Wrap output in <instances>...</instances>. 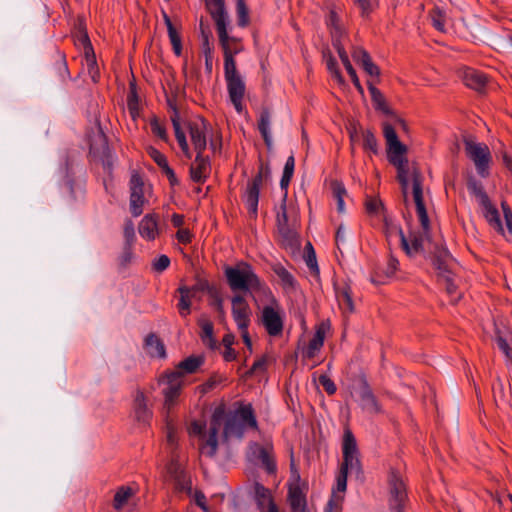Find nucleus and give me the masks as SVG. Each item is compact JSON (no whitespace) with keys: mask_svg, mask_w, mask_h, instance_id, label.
Listing matches in <instances>:
<instances>
[{"mask_svg":"<svg viewBox=\"0 0 512 512\" xmlns=\"http://www.w3.org/2000/svg\"><path fill=\"white\" fill-rule=\"evenodd\" d=\"M413 198L416 205V213L420 222L421 231H411L408 236L402 237L401 247L408 256L420 253H428L431 260L435 257V246L444 248L434 243L430 235V220L423 200L421 176L417 169L413 172Z\"/></svg>","mask_w":512,"mask_h":512,"instance_id":"nucleus-1","label":"nucleus"},{"mask_svg":"<svg viewBox=\"0 0 512 512\" xmlns=\"http://www.w3.org/2000/svg\"><path fill=\"white\" fill-rule=\"evenodd\" d=\"M223 437L242 439L246 428L258 430V423L251 404H240L239 407L227 414L224 413Z\"/></svg>","mask_w":512,"mask_h":512,"instance_id":"nucleus-2","label":"nucleus"},{"mask_svg":"<svg viewBox=\"0 0 512 512\" xmlns=\"http://www.w3.org/2000/svg\"><path fill=\"white\" fill-rule=\"evenodd\" d=\"M224 275L230 289L234 292L252 293L261 290L262 282L247 262L240 261L234 266H225Z\"/></svg>","mask_w":512,"mask_h":512,"instance_id":"nucleus-3","label":"nucleus"},{"mask_svg":"<svg viewBox=\"0 0 512 512\" xmlns=\"http://www.w3.org/2000/svg\"><path fill=\"white\" fill-rule=\"evenodd\" d=\"M452 257L446 248L435 246V257L433 266L437 271L438 281L445 286L446 292L451 296V302L456 304L461 294L457 293V285L454 281V273L452 272Z\"/></svg>","mask_w":512,"mask_h":512,"instance_id":"nucleus-4","label":"nucleus"},{"mask_svg":"<svg viewBox=\"0 0 512 512\" xmlns=\"http://www.w3.org/2000/svg\"><path fill=\"white\" fill-rule=\"evenodd\" d=\"M467 189L476 198L479 206L482 209L483 216L489 225L496 231L503 234L504 229L500 219L499 211L490 200L483 184L475 177L471 176L467 179Z\"/></svg>","mask_w":512,"mask_h":512,"instance_id":"nucleus-5","label":"nucleus"},{"mask_svg":"<svg viewBox=\"0 0 512 512\" xmlns=\"http://www.w3.org/2000/svg\"><path fill=\"white\" fill-rule=\"evenodd\" d=\"M463 143L467 157L473 162L477 173L482 178L490 174L492 155L487 144L476 142L472 136H464Z\"/></svg>","mask_w":512,"mask_h":512,"instance_id":"nucleus-6","label":"nucleus"},{"mask_svg":"<svg viewBox=\"0 0 512 512\" xmlns=\"http://www.w3.org/2000/svg\"><path fill=\"white\" fill-rule=\"evenodd\" d=\"M383 136L386 140L388 161L396 168L408 164L405 156L407 147L400 142L395 128L388 122L383 123Z\"/></svg>","mask_w":512,"mask_h":512,"instance_id":"nucleus-7","label":"nucleus"},{"mask_svg":"<svg viewBox=\"0 0 512 512\" xmlns=\"http://www.w3.org/2000/svg\"><path fill=\"white\" fill-rule=\"evenodd\" d=\"M159 383L165 385L163 388L164 405L166 414L175 405L183 386V373L181 371H167L159 378Z\"/></svg>","mask_w":512,"mask_h":512,"instance_id":"nucleus-8","label":"nucleus"},{"mask_svg":"<svg viewBox=\"0 0 512 512\" xmlns=\"http://www.w3.org/2000/svg\"><path fill=\"white\" fill-rule=\"evenodd\" d=\"M341 470L345 472H361V463L358 458V449L354 435L346 429L343 436V463Z\"/></svg>","mask_w":512,"mask_h":512,"instance_id":"nucleus-9","label":"nucleus"},{"mask_svg":"<svg viewBox=\"0 0 512 512\" xmlns=\"http://www.w3.org/2000/svg\"><path fill=\"white\" fill-rule=\"evenodd\" d=\"M388 484L390 507L396 512H402L404 503L407 499L406 485L402 476L392 469L389 474Z\"/></svg>","mask_w":512,"mask_h":512,"instance_id":"nucleus-10","label":"nucleus"},{"mask_svg":"<svg viewBox=\"0 0 512 512\" xmlns=\"http://www.w3.org/2000/svg\"><path fill=\"white\" fill-rule=\"evenodd\" d=\"M90 154L101 161L104 169L110 173L113 167V157L108 146L106 135L101 129L97 131L90 143Z\"/></svg>","mask_w":512,"mask_h":512,"instance_id":"nucleus-11","label":"nucleus"},{"mask_svg":"<svg viewBox=\"0 0 512 512\" xmlns=\"http://www.w3.org/2000/svg\"><path fill=\"white\" fill-rule=\"evenodd\" d=\"M130 211L134 217H138L143 213L144 204V181L140 174L134 171L131 174L130 182Z\"/></svg>","mask_w":512,"mask_h":512,"instance_id":"nucleus-12","label":"nucleus"},{"mask_svg":"<svg viewBox=\"0 0 512 512\" xmlns=\"http://www.w3.org/2000/svg\"><path fill=\"white\" fill-rule=\"evenodd\" d=\"M268 174L269 168H264L263 165H261L257 175L247 183L245 203L249 213L253 217L257 216L260 187L262 185L264 176H267Z\"/></svg>","mask_w":512,"mask_h":512,"instance_id":"nucleus-13","label":"nucleus"},{"mask_svg":"<svg viewBox=\"0 0 512 512\" xmlns=\"http://www.w3.org/2000/svg\"><path fill=\"white\" fill-rule=\"evenodd\" d=\"M224 416V409L217 408L212 414L209 428V436L205 443L200 447L201 453L212 458L216 455L218 450L217 435L221 426L222 418Z\"/></svg>","mask_w":512,"mask_h":512,"instance_id":"nucleus-14","label":"nucleus"},{"mask_svg":"<svg viewBox=\"0 0 512 512\" xmlns=\"http://www.w3.org/2000/svg\"><path fill=\"white\" fill-rule=\"evenodd\" d=\"M209 123L203 118H197L187 123L191 143L196 153L204 152L207 147V131Z\"/></svg>","mask_w":512,"mask_h":512,"instance_id":"nucleus-15","label":"nucleus"},{"mask_svg":"<svg viewBox=\"0 0 512 512\" xmlns=\"http://www.w3.org/2000/svg\"><path fill=\"white\" fill-rule=\"evenodd\" d=\"M306 490V485L300 482V477L297 475L296 479L289 484L288 489L291 512H310L307 508Z\"/></svg>","mask_w":512,"mask_h":512,"instance_id":"nucleus-16","label":"nucleus"},{"mask_svg":"<svg viewBox=\"0 0 512 512\" xmlns=\"http://www.w3.org/2000/svg\"><path fill=\"white\" fill-rule=\"evenodd\" d=\"M132 412L135 421L140 425H148L153 412L148 405V398L144 391L137 388L133 396Z\"/></svg>","mask_w":512,"mask_h":512,"instance_id":"nucleus-17","label":"nucleus"},{"mask_svg":"<svg viewBox=\"0 0 512 512\" xmlns=\"http://www.w3.org/2000/svg\"><path fill=\"white\" fill-rule=\"evenodd\" d=\"M232 316L239 330L248 329L251 310L242 295L237 294L232 297Z\"/></svg>","mask_w":512,"mask_h":512,"instance_id":"nucleus-18","label":"nucleus"},{"mask_svg":"<svg viewBox=\"0 0 512 512\" xmlns=\"http://www.w3.org/2000/svg\"><path fill=\"white\" fill-rule=\"evenodd\" d=\"M262 324L270 336H278L283 331V321L277 310L265 306L262 310Z\"/></svg>","mask_w":512,"mask_h":512,"instance_id":"nucleus-19","label":"nucleus"},{"mask_svg":"<svg viewBox=\"0 0 512 512\" xmlns=\"http://www.w3.org/2000/svg\"><path fill=\"white\" fill-rule=\"evenodd\" d=\"M211 173V163L203 152L196 153L194 162L190 166V177L196 183H204Z\"/></svg>","mask_w":512,"mask_h":512,"instance_id":"nucleus-20","label":"nucleus"},{"mask_svg":"<svg viewBox=\"0 0 512 512\" xmlns=\"http://www.w3.org/2000/svg\"><path fill=\"white\" fill-rule=\"evenodd\" d=\"M216 30L224 57H234L243 50L240 39L228 35L227 26Z\"/></svg>","mask_w":512,"mask_h":512,"instance_id":"nucleus-21","label":"nucleus"},{"mask_svg":"<svg viewBox=\"0 0 512 512\" xmlns=\"http://www.w3.org/2000/svg\"><path fill=\"white\" fill-rule=\"evenodd\" d=\"M353 60L360 65L363 70L370 76L379 78L380 69L379 67L372 61L369 53L363 49L362 47H355L352 51Z\"/></svg>","mask_w":512,"mask_h":512,"instance_id":"nucleus-22","label":"nucleus"},{"mask_svg":"<svg viewBox=\"0 0 512 512\" xmlns=\"http://www.w3.org/2000/svg\"><path fill=\"white\" fill-rule=\"evenodd\" d=\"M206 8L215 22L216 29L225 27L229 23L228 13L224 0H205Z\"/></svg>","mask_w":512,"mask_h":512,"instance_id":"nucleus-23","label":"nucleus"},{"mask_svg":"<svg viewBox=\"0 0 512 512\" xmlns=\"http://www.w3.org/2000/svg\"><path fill=\"white\" fill-rule=\"evenodd\" d=\"M360 397L362 401L363 409L370 413H380L381 407L372 392L370 385L368 384L365 376L360 377Z\"/></svg>","mask_w":512,"mask_h":512,"instance_id":"nucleus-24","label":"nucleus"},{"mask_svg":"<svg viewBox=\"0 0 512 512\" xmlns=\"http://www.w3.org/2000/svg\"><path fill=\"white\" fill-rule=\"evenodd\" d=\"M334 290L340 308L345 312L353 313L355 311V306L350 285L347 282L340 284L335 282Z\"/></svg>","mask_w":512,"mask_h":512,"instance_id":"nucleus-25","label":"nucleus"},{"mask_svg":"<svg viewBox=\"0 0 512 512\" xmlns=\"http://www.w3.org/2000/svg\"><path fill=\"white\" fill-rule=\"evenodd\" d=\"M226 82H227L229 98H230L232 104L234 105L235 109L237 110V112L240 113L243 109L242 99H243L244 93H245V84H244L241 76L236 77V78L226 79Z\"/></svg>","mask_w":512,"mask_h":512,"instance_id":"nucleus-26","label":"nucleus"},{"mask_svg":"<svg viewBox=\"0 0 512 512\" xmlns=\"http://www.w3.org/2000/svg\"><path fill=\"white\" fill-rule=\"evenodd\" d=\"M139 234L148 241L154 240L158 234V216L156 214H147L139 223Z\"/></svg>","mask_w":512,"mask_h":512,"instance_id":"nucleus-27","label":"nucleus"},{"mask_svg":"<svg viewBox=\"0 0 512 512\" xmlns=\"http://www.w3.org/2000/svg\"><path fill=\"white\" fill-rule=\"evenodd\" d=\"M272 271L277 275L280 285L286 293L295 292L298 283L295 277L280 263L272 265Z\"/></svg>","mask_w":512,"mask_h":512,"instance_id":"nucleus-28","label":"nucleus"},{"mask_svg":"<svg viewBox=\"0 0 512 512\" xmlns=\"http://www.w3.org/2000/svg\"><path fill=\"white\" fill-rule=\"evenodd\" d=\"M462 78L467 87L478 92H481L487 83V77L483 73L472 68H466L463 71Z\"/></svg>","mask_w":512,"mask_h":512,"instance_id":"nucleus-29","label":"nucleus"},{"mask_svg":"<svg viewBox=\"0 0 512 512\" xmlns=\"http://www.w3.org/2000/svg\"><path fill=\"white\" fill-rule=\"evenodd\" d=\"M144 349L151 357L164 358L166 356L164 343L155 333H150L146 336Z\"/></svg>","mask_w":512,"mask_h":512,"instance_id":"nucleus-30","label":"nucleus"},{"mask_svg":"<svg viewBox=\"0 0 512 512\" xmlns=\"http://www.w3.org/2000/svg\"><path fill=\"white\" fill-rule=\"evenodd\" d=\"M368 90L371 95L374 108L386 115H394L392 109L388 106L386 99L382 92L376 88L373 82L367 81Z\"/></svg>","mask_w":512,"mask_h":512,"instance_id":"nucleus-31","label":"nucleus"},{"mask_svg":"<svg viewBox=\"0 0 512 512\" xmlns=\"http://www.w3.org/2000/svg\"><path fill=\"white\" fill-rule=\"evenodd\" d=\"M326 330H327V326L324 323L320 324L317 327L316 332H315L314 336L312 337V339L309 341V344H308V347L306 350L307 358H314L316 356L317 352L321 349V347L324 344Z\"/></svg>","mask_w":512,"mask_h":512,"instance_id":"nucleus-32","label":"nucleus"},{"mask_svg":"<svg viewBox=\"0 0 512 512\" xmlns=\"http://www.w3.org/2000/svg\"><path fill=\"white\" fill-rule=\"evenodd\" d=\"M171 121H172V125H173L174 131H175V137L177 139V142H178L182 152L184 153V155L190 159L192 156L191 151H190L188 142L186 140L185 133L181 129L178 112L175 108H174V115L171 116Z\"/></svg>","mask_w":512,"mask_h":512,"instance_id":"nucleus-33","label":"nucleus"},{"mask_svg":"<svg viewBox=\"0 0 512 512\" xmlns=\"http://www.w3.org/2000/svg\"><path fill=\"white\" fill-rule=\"evenodd\" d=\"M197 323L202 330L200 337H201L203 343L208 345L211 348L214 347L215 339H214V335H213V333H214L213 323L205 315H202L198 319Z\"/></svg>","mask_w":512,"mask_h":512,"instance_id":"nucleus-34","label":"nucleus"},{"mask_svg":"<svg viewBox=\"0 0 512 512\" xmlns=\"http://www.w3.org/2000/svg\"><path fill=\"white\" fill-rule=\"evenodd\" d=\"M254 494L259 509L263 511L267 507L275 504L269 489L258 482L254 484Z\"/></svg>","mask_w":512,"mask_h":512,"instance_id":"nucleus-35","label":"nucleus"},{"mask_svg":"<svg viewBox=\"0 0 512 512\" xmlns=\"http://www.w3.org/2000/svg\"><path fill=\"white\" fill-rule=\"evenodd\" d=\"M270 111L267 108L262 109L258 120V129L264 139V142L268 148L272 145V138L270 135Z\"/></svg>","mask_w":512,"mask_h":512,"instance_id":"nucleus-36","label":"nucleus"},{"mask_svg":"<svg viewBox=\"0 0 512 512\" xmlns=\"http://www.w3.org/2000/svg\"><path fill=\"white\" fill-rule=\"evenodd\" d=\"M203 364V358L200 356H190L183 361L179 362L175 371H181L183 376L185 374H193Z\"/></svg>","mask_w":512,"mask_h":512,"instance_id":"nucleus-37","label":"nucleus"},{"mask_svg":"<svg viewBox=\"0 0 512 512\" xmlns=\"http://www.w3.org/2000/svg\"><path fill=\"white\" fill-rule=\"evenodd\" d=\"M180 294L178 309L181 316L185 317L190 314L191 300L194 298L191 295V290L187 286H181L177 290Z\"/></svg>","mask_w":512,"mask_h":512,"instance_id":"nucleus-38","label":"nucleus"},{"mask_svg":"<svg viewBox=\"0 0 512 512\" xmlns=\"http://www.w3.org/2000/svg\"><path fill=\"white\" fill-rule=\"evenodd\" d=\"M323 58L326 61V66L332 77L340 84L343 85L345 83L344 77L342 76L338 66L336 59L333 57L330 50L323 51Z\"/></svg>","mask_w":512,"mask_h":512,"instance_id":"nucleus-39","label":"nucleus"},{"mask_svg":"<svg viewBox=\"0 0 512 512\" xmlns=\"http://www.w3.org/2000/svg\"><path fill=\"white\" fill-rule=\"evenodd\" d=\"M396 169H397V179H398L399 183L401 184L404 198L406 199L409 176H411L413 178V172L415 169H417V171L419 173H421V172L416 166H413L412 169L410 170L408 164L401 165V166L397 167ZM420 176L422 177V174H420Z\"/></svg>","mask_w":512,"mask_h":512,"instance_id":"nucleus-40","label":"nucleus"},{"mask_svg":"<svg viewBox=\"0 0 512 512\" xmlns=\"http://www.w3.org/2000/svg\"><path fill=\"white\" fill-rule=\"evenodd\" d=\"M134 495V490L128 486L120 487L114 495L113 506L115 509L120 510Z\"/></svg>","mask_w":512,"mask_h":512,"instance_id":"nucleus-41","label":"nucleus"},{"mask_svg":"<svg viewBox=\"0 0 512 512\" xmlns=\"http://www.w3.org/2000/svg\"><path fill=\"white\" fill-rule=\"evenodd\" d=\"M294 168H295V158L293 155H290L287 160H286V163H285V166H284V170H283V174H282V178H281V181H280V186L282 189H284L285 191L287 190L289 184H290V181L293 177V173H294Z\"/></svg>","mask_w":512,"mask_h":512,"instance_id":"nucleus-42","label":"nucleus"},{"mask_svg":"<svg viewBox=\"0 0 512 512\" xmlns=\"http://www.w3.org/2000/svg\"><path fill=\"white\" fill-rule=\"evenodd\" d=\"M278 232L282 238V242L285 246L294 248L298 244L296 232L287 226L278 227Z\"/></svg>","mask_w":512,"mask_h":512,"instance_id":"nucleus-43","label":"nucleus"},{"mask_svg":"<svg viewBox=\"0 0 512 512\" xmlns=\"http://www.w3.org/2000/svg\"><path fill=\"white\" fill-rule=\"evenodd\" d=\"M86 66L89 75L94 83H97L100 78V72L97 65L96 57L94 51L89 52V54H84Z\"/></svg>","mask_w":512,"mask_h":512,"instance_id":"nucleus-44","label":"nucleus"},{"mask_svg":"<svg viewBox=\"0 0 512 512\" xmlns=\"http://www.w3.org/2000/svg\"><path fill=\"white\" fill-rule=\"evenodd\" d=\"M362 136L363 148L373 154H378V142L373 132L370 130H365L362 132Z\"/></svg>","mask_w":512,"mask_h":512,"instance_id":"nucleus-45","label":"nucleus"},{"mask_svg":"<svg viewBox=\"0 0 512 512\" xmlns=\"http://www.w3.org/2000/svg\"><path fill=\"white\" fill-rule=\"evenodd\" d=\"M236 11L238 25L241 27L247 26L249 24V12L244 0H237Z\"/></svg>","mask_w":512,"mask_h":512,"instance_id":"nucleus-46","label":"nucleus"},{"mask_svg":"<svg viewBox=\"0 0 512 512\" xmlns=\"http://www.w3.org/2000/svg\"><path fill=\"white\" fill-rule=\"evenodd\" d=\"M209 296L211 298L210 305L213 306L216 309V311L219 314V318L221 320H224V318H225V311H224V306H223V299H222L220 293L215 288L214 290L210 291Z\"/></svg>","mask_w":512,"mask_h":512,"instance_id":"nucleus-47","label":"nucleus"},{"mask_svg":"<svg viewBox=\"0 0 512 512\" xmlns=\"http://www.w3.org/2000/svg\"><path fill=\"white\" fill-rule=\"evenodd\" d=\"M328 25L331 28L332 38L341 37L343 34V29L340 25L338 15L334 10H331L328 18Z\"/></svg>","mask_w":512,"mask_h":512,"instance_id":"nucleus-48","label":"nucleus"},{"mask_svg":"<svg viewBox=\"0 0 512 512\" xmlns=\"http://www.w3.org/2000/svg\"><path fill=\"white\" fill-rule=\"evenodd\" d=\"M75 42L77 45L82 46L84 54H89V52L94 51L88 34L84 29H79L75 37Z\"/></svg>","mask_w":512,"mask_h":512,"instance_id":"nucleus-49","label":"nucleus"},{"mask_svg":"<svg viewBox=\"0 0 512 512\" xmlns=\"http://www.w3.org/2000/svg\"><path fill=\"white\" fill-rule=\"evenodd\" d=\"M305 249L307 252L306 259H305L307 266L315 275H319V268L317 265L316 255H315V251L313 249L312 244L310 242H308Z\"/></svg>","mask_w":512,"mask_h":512,"instance_id":"nucleus-50","label":"nucleus"},{"mask_svg":"<svg viewBox=\"0 0 512 512\" xmlns=\"http://www.w3.org/2000/svg\"><path fill=\"white\" fill-rule=\"evenodd\" d=\"M200 32L202 38V50L204 54H209L212 52V46L209 41L211 31L208 26L204 25L202 20L200 21Z\"/></svg>","mask_w":512,"mask_h":512,"instance_id":"nucleus-51","label":"nucleus"},{"mask_svg":"<svg viewBox=\"0 0 512 512\" xmlns=\"http://www.w3.org/2000/svg\"><path fill=\"white\" fill-rule=\"evenodd\" d=\"M224 74L225 80L240 77L234 57H224Z\"/></svg>","mask_w":512,"mask_h":512,"instance_id":"nucleus-52","label":"nucleus"},{"mask_svg":"<svg viewBox=\"0 0 512 512\" xmlns=\"http://www.w3.org/2000/svg\"><path fill=\"white\" fill-rule=\"evenodd\" d=\"M133 259V245L124 244L121 254L118 257L119 265L123 268L127 267Z\"/></svg>","mask_w":512,"mask_h":512,"instance_id":"nucleus-53","label":"nucleus"},{"mask_svg":"<svg viewBox=\"0 0 512 512\" xmlns=\"http://www.w3.org/2000/svg\"><path fill=\"white\" fill-rule=\"evenodd\" d=\"M214 289L215 288L210 286L207 280L201 278H197L195 284L192 287H188V290H191V295L194 298L198 292H207L210 294V291Z\"/></svg>","mask_w":512,"mask_h":512,"instance_id":"nucleus-54","label":"nucleus"},{"mask_svg":"<svg viewBox=\"0 0 512 512\" xmlns=\"http://www.w3.org/2000/svg\"><path fill=\"white\" fill-rule=\"evenodd\" d=\"M170 265V258L167 255H160L152 260L151 268L156 273H162Z\"/></svg>","mask_w":512,"mask_h":512,"instance_id":"nucleus-55","label":"nucleus"},{"mask_svg":"<svg viewBox=\"0 0 512 512\" xmlns=\"http://www.w3.org/2000/svg\"><path fill=\"white\" fill-rule=\"evenodd\" d=\"M150 127H151L152 133L155 136L159 137L161 140H164V141L167 140L168 137H167L166 129L157 117L154 116L150 120Z\"/></svg>","mask_w":512,"mask_h":512,"instance_id":"nucleus-56","label":"nucleus"},{"mask_svg":"<svg viewBox=\"0 0 512 512\" xmlns=\"http://www.w3.org/2000/svg\"><path fill=\"white\" fill-rule=\"evenodd\" d=\"M361 11V15L368 16L378 5L377 0H353Z\"/></svg>","mask_w":512,"mask_h":512,"instance_id":"nucleus-57","label":"nucleus"},{"mask_svg":"<svg viewBox=\"0 0 512 512\" xmlns=\"http://www.w3.org/2000/svg\"><path fill=\"white\" fill-rule=\"evenodd\" d=\"M166 440L171 447L177 444V430L168 415L166 416Z\"/></svg>","mask_w":512,"mask_h":512,"instance_id":"nucleus-58","label":"nucleus"},{"mask_svg":"<svg viewBox=\"0 0 512 512\" xmlns=\"http://www.w3.org/2000/svg\"><path fill=\"white\" fill-rule=\"evenodd\" d=\"M259 458L269 473L275 472V470H276L275 462L270 457L268 451L264 447H259Z\"/></svg>","mask_w":512,"mask_h":512,"instance_id":"nucleus-59","label":"nucleus"},{"mask_svg":"<svg viewBox=\"0 0 512 512\" xmlns=\"http://www.w3.org/2000/svg\"><path fill=\"white\" fill-rule=\"evenodd\" d=\"M124 244H132L135 242V229L132 220L127 219L123 228Z\"/></svg>","mask_w":512,"mask_h":512,"instance_id":"nucleus-60","label":"nucleus"},{"mask_svg":"<svg viewBox=\"0 0 512 512\" xmlns=\"http://www.w3.org/2000/svg\"><path fill=\"white\" fill-rule=\"evenodd\" d=\"M385 235L388 240L398 236L400 238V243H402V237H405V234L401 227L389 223L388 221H385Z\"/></svg>","mask_w":512,"mask_h":512,"instance_id":"nucleus-61","label":"nucleus"},{"mask_svg":"<svg viewBox=\"0 0 512 512\" xmlns=\"http://www.w3.org/2000/svg\"><path fill=\"white\" fill-rule=\"evenodd\" d=\"M168 36H169L174 53L177 56H180L182 53V42H181V37H180L179 33L175 29V30L168 32Z\"/></svg>","mask_w":512,"mask_h":512,"instance_id":"nucleus-62","label":"nucleus"},{"mask_svg":"<svg viewBox=\"0 0 512 512\" xmlns=\"http://www.w3.org/2000/svg\"><path fill=\"white\" fill-rule=\"evenodd\" d=\"M148 153H149L150 157L156 162V164L161 169H163L164 167H166L168 165L166 156L164 154H162L160 151H158L157 149L150 147L148 149Z\"/></svg>","mask_w":512,"mask_h":512,"instance_id":"nucleus-63","label":"nucleus"},{"mask_svg":"<svg viewBox=\"0 0 512 512\" xmlns=\"http://www.w3.org/2000/svg\"><path fill=\"white\" fill-rule=\"evenodd\" d=\"M431 20L433 26L439 30L444 31L445 23H444V14L439 9H434L431 12Z\"/></svg>","mask_w":512,"mask_h":512,"instance_id":"nucleus-64","label":"nucleus"}]
</instances>
